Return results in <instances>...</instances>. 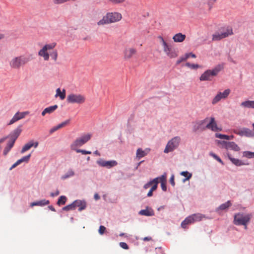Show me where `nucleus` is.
I'll list each match as a JSON object with an SVG mask.
<instances>
[{
  "label": "nucleus",
  "instance_id": "nucleus-1",
  "mask_svg": "<svg viewBox=\"0 0 254 254\" xmlns=\"http://www.w3.org/2000/svg\"><path fill=\"white\" fill-rule=\"evenodd\" d=\"M21 127L22 125L18 126L9 134L10 138L3 150V155L6 156L13 147L15 141L22 131Z\"/></svg>",
  "mask_w": 254,
  "mask_h": 254
},
{
  "label": "nucleus",
  "instance_id": "nucleus-2",
  "mask_svg": "<svg viewBox=\"0 0 254 254\" xmlns=\"http://www.w3.org/2000/svg\"><path fill=\"white\" fill-rule=\"evenodd\" d=\"M223 68V65L219 64L212 69H207L199 77V80L203 81H211L214 76H216Z\"/></svg>",
  "mask_w": 254,
  "mask_h": 254
},
{
  "label": "nucleus",
  "instance_id": "nucleus-3",
  "mask_svg": "<svg viewBox=\"0 0 254 254\" xmlns=\"http://www.w3.org/2000/svg\"><path fill=\"white\" fill-rule=\"evenodd\" d=\"M122 15L118 12H109L104 16L102 19L99 20L97 24L98 25H103L106 24L116 22L120 20Z\"/></svg>",
  "mask_w": 254,
  "mask_h": 254
},
{
  "label": "nucleus",
  "instance_id": "nucleus-4",
  "mask_svg": "<svg viewBox=\"0 0 254 254\" xmlns=\"http://www.w3.org/2000/svg\"><path fill=\"white\" fill-rule=\"evenodd\" d=\"M251 217L250 214L244 215L241 213L235 214L234 217V223L237 226H245V229H247V224L250 222Z\"/></svg>",
  "mask_w": 254,
  "mask_h": 254
},
{
  "label": "nucleus",
  "instance_id": "nucleus-5",
  "mask_svg": "<svg viewBox=\"0 0 254 254\" xmlns=\"http://www.w3.org/2000/svg\"><path fill=\"white\" fill-rule=\"evenodd\" d=\"M29 59L23 56L16 57L11 59L9 62L10 66L14 69H19L21 66L24 65L28 62Z\"/></svg>",
  "mask_w": 254,
  "mask_h": 254
},
{
  "label": "nucleus",
  "instance_id": "nucleus-6",
  "mask_svg": "<svg viewBox=\"0 0 254 254\" xmlns=\"http://www.w3.org/2000/svg\"><path fill=\"white\" fill-rule=\"evenodd\" d=\"M233 34L232 27L228 26L226 28H223L222 31L216 32L212 35L213 41H219L223 38L228 37Z\"/></svg>",
  "mask_w": 254,
  "mask_h": 254
},
{
  "label": "nucleus",
  "instance_id": "nucleus-7",
  "mask_svg": "<svg viewBox=\"0 0 254 254\" xmlns=\"http://www.w3.org/2000/svg\"><path fill=\"white\" fill-rule=\"evenodd\" d=\"M181 140V137L180 136H176L169 140L166 144L164 152L168 153L176 149L180 145Z\"/></svg>",
  "mask_w": 254,
  "mask_h": 254
},
{
  "label": "nucleus",
  "instance_id": "nucleus-8",
  "mask_svg": "<svg viewBox=\"0 0 254 254\" xmlns=\"http://www.w3.org/2000/svg\"><path fill=\"white\" fill-rule=\"evenodd\" d=\"M91 137V134L88 133L78 137L71 144L70 147L72 150H75L77 147H80L87 142Z\"/></svg>",
  "mask_w": 254,
  "mask_h": 254
},
{
  "label": "nucleus",
  "instance_id": "nucleus-9",
  "mask_svg": "<svg viewBox=\"0 0 254 254\" xmlns=\"http://www.w3.org/2000/svg\"><path fill=\"white\" fill-rule=\"evenodd\" d=\"M66 101L70 104H83L85 101L84 96L79 94L71 93L67 96Z\"/></svg>",
  "mask_w": 254,
  "mask_h": 254
},
{
  "label": "nucleus",
  "instance_id": "nucleus-10",
  "mask_svg": "<svg viewBox=\"0 0 254 254\" xmlns=\"http://www.w3.org/2000/svg\"><path fill=\"white\" fill-rule=\"evenodd\" d=\"M158 38L160 40L163 46L164 51L167 54L168 56L171 58H175L177 56V54L176 52L172 50L171 47L168 45L167 43L165 42L163 38L159 36Z\"/></svg>",
  "mask_w": 254,
  "mask_h": 254
},
{
  "label": "nucleus",
  "instance_id": "nucleus-11",
  "mask_svg": "<svg viewBox=\"0 0 254 254\" xmlns=\"http://www.w3.org/2000/svg\"><path fill=\"white\" fill-rule=\"evenodd\" d=\"M218 142L222 145L223 148L227 150L230 149L235 151L240 150V147L234 141L218 140Z\"/></svg>",
  "mask_w": 254,
  "mask_h": 254
},
{
  "label": "nucleus",
  "instance_id": "nucleus-12",
  "mask_svg": "<svg viewBox=\"0 0 254 254\" xmlns=\"http://www.w3.org/2000/svg\"><path fill=\"white\" fill-rule=\"evenodd\" d=\"M231 93V90L230 89H225L223 92H218L217 95L212 100V104L215 105L221 100H225L229 95Z\"/></svg>",
  "mask_w": 254,
  "mask_h": 254
},
{
  "label": "nucleus",
  "instance_id": "nucleus-13",
  "mask_svg": "<svg viewBox=\"0 0 254 254\" xmlns=\"http://www.w3.org/2000/svg\"><path fill=\"white\" fill-rule=\"evenodd\" d=\"M234 133L240 135L241 136H246L247 137H254V132L253 130L249 128L243 127L239 129H235L234 130Z\"/></svg>",
  "mask_w": 254,
  "mask_h": 254
},
{
  "label": "nucleus",
  "instance_id": "nucleus-14",
  "mask_svg": "<svg viewBox=\"0 0 254 254\" xmlns=\"http://www.w3.org/2000/svg\"><path fill=\"white\" fill-rule=\"evenodd\" d=\"M97 164L101 167H106L110 169L117 165L118 163L116 160L106 161L102 158H100L96 162Z\"/></svg>",
  "mask_w": 254,
  "mask_h": 254
},
{
  "label": "nucleus",
  "instance_id": "nucleus-15",
  "mask_svg": "<svg viewBox=\"0 0 254 254\" xmlns=\"http://www.w3.org/2000/svg\"><path fill=\"white\" fill-rule=\"evenodd\" d=\"M208 118H206L204 120L197 121L196 124L193 127V131L196 132L197 131H204L206 129V126H203V124L208 120Z\"/></svg>",
  "mask_w": 254,
  "mask_h": 254
},
{
  "label": "nucleus",
  "instance_id": "nucleus-16",
  "mask_svg": "<svg viewBox=\"0 0 254 254\" xmlns=\"http://www.w3.org/2000/svg\"><path fill=\"white\" fill-rule=\"evenodd\" d=\"M28 113L27 112H17L12 118V119L10 120L9 122L7 124L8 125H11L16 122L19 121L20 119L24 118L26 115H27Z\"/></svg>",
  "mask_w": 254,
  "mask_h": 254
},
{
  "label": "nucleus",
  "instance_id": "nucleus-17",
  "mask_svg": "<svg viewBox=\"0 0 254 254\" xmlns=\"http://www.w3.org/2000/svg\"><path fill=\"white\" fill-rule=\"evenodd\" d=\"M206 128L210 129L213 131H220L221 128L218 127L214 117H211L209 123L206 126Z\"/></svg>",
  "mask_w": 254,
  "mask_h": 254
},
{
  "label": "nucleus",
  "instance_id": "nucleus-18",
  "mask_svg": "<svg viewBox=\"0 0 254 254\" xmlns=\"http://www.w3.org/2000/svg\"><path fill=\"white\" fill-rule=\"evenodd\" d=\"M227 156L228 159L231 161V162L236 166L248 165L249 164L248 163L244 162L239 159L233 158L229 152L227 153Z\"/></svg>",
  "mask_w": 254,
  "mask_h": 254
},
{
  "label": "nucleus",
  "instance_id": "nucleus-19",
  "mask_svg": "<svg viewBox=\"0 0 254 254\" xmlns=\"http://www.w3.org/2000/svg\"><path fill=\"white\" fill-rule=\"evenodd\" d=\"M74 208L75 209L76 207H78V211H81L85 209L86 207L87 204L86 202L84 200L76 199L73 202Z\"/></svg>",
  "mask_w": 254,
  "mask_h": 254
},
{
  "label": "nucleus",
  "instance_id": "nucleus-20",
  "mask_svg": "<svg viewBox=\"0 0 254 254\" xmlns=\"http://www.w3.org/2000/svg\"><path fill=\"white\" fill-rule=\"evenodd\" d=\"M31 156V154L30 153L28 154L27 155H26L25 156L22 157L20 159L18 160L15 163H14L9 168V170L11 171L14 168H15L16 166L20 164L21 163L23 162H26L27 163L29 162V159L30 158V157Z\"/></svg>",
  "mask_w": 254,
  "mask_h": 254
},
{
  "label": "nucleus",
  "instance_id": "nucleus-21",
  "mask_svg": "<svg viewBox=\"0 0 254 254\" xmlns=\"http://www.w3.org/2000/svg\"><path fill=\"white\" fill-rule=\"evenodd\" d=\"M50 203V201L49 200H46L45 199H43L42 200H40L38 201H36L32 202L30 203V206L33 207L35 206H44L45 205H48Z\"/></svg>",
  "mask_w": 254,
  "mask_h": 254
},
{
  "label": "nucleus",
  "instance_id": "nucleus-22",
  "mask_svg": "<svg viewBox=\"0 0 254 254\" xmlns=\"http://www.w3.org/2000/svg\"><path fill=\"white\" fill-rule=\"evenodd\" d=\"M232 205V203L230 200H228L226 202L221 204L219 207L216 208L215 212L219 213L220 210H225L228 209L229 207Z\"/></svg>",
  "mask_w": 254,
  "mask_h": 254
},
{
  "label": "nucleus",
  "instance_id": "nucleus-23",
  "mask_svg": "<svg viewBox=\"0 0 254 254\" xmlns=\"http://www.w3.org/2000/svg\"><path fill=\"white\" fill-rule=\"evenodd\" d=\"M193 218H192L191 215H190L187 217L184 220H183L181 223V226L183 228H186L187 225L193 223Z\"/></svg>",
  "mask_w": 254,
  "mask_h": 254
},
{
  "label": "nucleus",
  "instance_id": "nucleus-24",
  "mask_svg": "<svg viewBox=\"0 0 254 254\" xmlns=\"http://www.w3.org/2000/svg\"><path fill=\"white\" fill-rule=\"evenodd\" d=\"M193 218V222H199L202 220L203 218H207L205 215L201 213H194L191 215Z\"/></svg>",
  "mask_w": 254,
  "mask_h": 254
},
{
  "label": "nucleus",
  "instance_id": "nucleus-25",
  "mask_svg": "<svg viewBox=\"0 0 254 254\" xmlns=\"http://www.w3.org/2000/svg\"><path fill=\"white\" fill-rule=\"evenodd\" d=\"M186 36L185 34H183L181 33H179L175 34L173 37V39L175 42H182L185 40Z\"/></svg>",
  "mask_w": 254,
  "mask_h": 254
},
{
  "label": "nucleus",
  "instance_id": "nucleus-26",
  "mask_svg": "<svg viewBox=\"0 0 254 254\" xmlns=\"http://www.w3.org/2000/svg\"><path fill=\"white\" fill-rule=\"evenodd\" d=\"M240 105L244 108L254 109V101L247 100L242 102Z\"/></svg>",
  "mask_w": 254,
  "mask_h": 254
},
{
  "label": "nucleus",
  "instance_id": "nucleus-27",
  "mask_svg": "<svg viewBox=\"0 0 254 254\" xmlns=\"http://www.w3.org/2000/svg\"><path fill=\"white\" fill-rule=\"evenodd\" d=\"M139 214L146 216H152L154 215L153 210L150 208V210L142 209L139 212Z\"/></svg>",
  "mask_w": 254,
  "mask_h": 254
},
{
  "label": "nucleus",
  "instance_id": "nucleus-28",
  "mask_svg": "<svg viewBox=\"0 0 254 254\" xmlns=\"http://www.w3.org/2000/svg\"><path fill=\"white\" fill-rule=\"evenodd\" d=\"M38 55L41 57H43L45 61H48L49 59V54L43 48L39 51Z\"/></svg>",
  "mask_w": 254,
  "mask_h": 254
},
{
  "label": "nucleus",
  "instance_id": "nucleus-29",
  "mask_svg": "<svg viewBox=\"0 0 254 254\" xmlns=\"http://www.w3.org/2000/svg\"><path fill=\"white\" fill-rule=\"evenodd\" d=\"M215 136L217 138H219L220 139H226V140H231L234 138V135H228L223 134H221V133H216L215 134Z\"/></svg>",
  "mask_w": 254,
  "mask_h": 254
},
{
  "label": "nucleus",
  "instance_id": "nucleus-30",
  "mask_svg": "<svg viewBox=\"0 0 254 254\" xmlns=\"http://www.w3.org/2000/svg\"><path fill=\"white\" fill-rule=\"evenodd\" d=\"M74 175V172L72 169H70L64 175L61 177V179L64 180Z\"/></svg>",
  "mask_w": 254,
  "mask_h": 254
},
{
  "label": "nucleus",
  "instance_id": "nucleus-31",
  "mask_svg": "<svg viewBox=\"0 0 254 254\" xmlns=\"http://www.w3.org/2000/svg\"><path fill=\"white\" fill-rule=\"evenodd\" d=\"M59 96L61 99L63 100L65 97V90L64 89L63 90V91L61 92L60 88H58L56 90V94L55 95L56 97Z\"/></svg>",
  "mask_w": 254,
  "mask_h": 254
},
{
  "label": "nucleus",
  "instance_id": "nucleus-32",
  "mask_svg": "<svg viewBox=\"0 0 254 254\" xmlns=\"http://www.w3.org/2000/svg\"><path fill=\"white\" fill-rule=\"evenodd\" d=\"M136 52V51L134 49H130L128 50H126L125 52V57L126 58H130Z\"/></svg>",
  "mask_w": 254,
  "mask_h": 254
},
{
  "label": "nucleus",
  "instance_id": "nucleus-33",
  "mask_svg": "<svg viewBox=\"0 0 254 254\" xmlns=\"http://www.w3.org/2000/svg\"><path fill=\"white\" fill-rule=\"evenodd\" d=\"M32 147H33V144H32V141H30L25 144L22 147L21 153H23L28 150L30 149Z\"/></svg>",
  "mask_w": 254,
  "mask_h": 254
},
{
  "label": "nucleus",
  "instance_id": "nucleus-34",
  "mask_svg": "<svg viewBox=\"0 0 254 254\" xmlns=\"http://www.w3.org/2000/svg\"><path fill=\"white\" fill-rule=\"evenodd\" d=\"M180 175L186 177V178L183 180V182H185L187 180H190L192 177V174L189 173L187 171L182 172L180 173Z\"/></svg>",
  "mask_w": 254,
  "mask_h": 254
},
{
  "label": "nucleus",
  "instance_id": "nucleus-35",
  "mask_svg": "<svg viewBox=\"0 0 254 254\" xmlns=\"http://www.w3.org/2000/svg\"><path fill=\"white\" fill-rule=\"evenodd\" d=\"M146 154H147L146 153L144 150H143L141 148H138V149H137V150L136 151V157L138 158V159H140V158L143 157Z\"/></svg>",
  "mask_w": 254,
  "mask_h": 254
},
{
  "label": "nucleus",
  "instance_id": "nucleus-36",
  "mask_svg": "<svg viewBox=\"0 0 254 254\" xmlns=\"http://www.w3.org/2000/svg\"><path fill=\"white\" fill-rule=\"evenodd\" d=\"M66 199H67V198L65 196L62 195L59 198L58 201L57 202V204L59 206H61V205H64L65 203Z\"/></svg>",
  "mask_w": 254,
  "mask_h": 254
},
{
  "label": "nucleus",
  "instance_id": "nucleus-37",
  "mask_svg": "<svg viewBox=\"0 0 254 254\" xmlns=\"http://www.w3.org/2000/svg\"><path fill=\"white\" fill-rule=\"evenodd\" d=\"M58 108V106L57 105L49 106L45 108V111H47V114H50L53 113Z\"/></svg>",
  "mask_w": 254,
  "mask_h": 254
},
{
  "label": "nucleus",
  "instance_id": "nucleus-38",
  "mask_svg": "<svg viewBox=\"0 0 254 254\" xmlns=\"http://www.w3.org/2000/svg\"><path fill=\"white\" fill-rule=\"evenodd\" d=\"M243 156L247 158H254V152L245 151L243 152Z\"/></svg>",
  "mask_w": 254,
  "mask_h": 254
},
{
  "label": "nucleus",
  "instance_id": "nucleus-39",
  "mask_svg": "<svg viewBox=\"0 0 254 254\" xmlns=\"http://www.w3.org/2000/svg\"><path fill=\"white\" fill-rule=\"evenodd\" d=\"M210 155L216 159L218 162L221 163L222 165H224V163L222 160L216 154L211 152L210 153Z\"/></svg>",
  "mask_w": 254,
  "mask_h": 254
},
{
  "label": "nucleus",
  "instance_id": "nucleus-40",
  "mask_svg": "<svg viewBox=\"0 0 254 254\" xmlns=\"http://www.w3.org/2000/svg\"><path fill=\"white\" fill-rule=\"evenodd\" d=\"M56 45V44L55 43H53L49 44H46L43 48L44 50L47 51L48 50H51L54 49Z\"/></svg>",
  "mask_w": 254,
  "mask_h": 254
},
{
  "label": "nucleus",
  "instance_id": "nucleus-41",
  "mask_svg": "<svg viewBox=\"0 0 254 254\" xmlns=\"http://www.w3.org/2000/svg\"><path fill=\"white\" fill-rule=\"evenodd\" d=\"M74 209H75L74 208V205H73V203H72L69 205H67L63 207V208H62L63 211H66L70 210H74Z\"/></svg>",
  "mask_w": 254,
  "mask_h": 254
},
{
  "label": "nucleus",
  "instance_id": "nucleus-42",
  "mask_svg": "<svg viewBox=\"0 0 254 254\" xmlns=\"http://www.w3.org/2000/svg\"><path fill=\"white\" fill-rule=\"evenodd\" d=\"M186 66L191 69H196L199 66L198 64H190V63H187Z\"/></svg>",
  "mask_w": 254,
  "mask_h": 254
},
{
  "label": "nucleus",
  "instance_id": "nucleus-43",
  "mask_svg": "<svg viewBox=\"0 0 254 254\" xmlns=\"http://www.w3.org/2000/svg\"><path fill=\"white\" fill-rule=\"evenodd\" d=\"M77 153H81L82 154H91V151H87L86 150L80 149H76L75 148V150H74Z\"/></svg>",
  "mask_w": 254,
  "mask_h": 254
},
{
  "label": "nucleus",
  "instance_id": "nucleus-44",
  "mask_svg": "<svg viewBox=\"0 0 254 254\" xmlns=\"http://www.w3.org/2000/svg\"><path fill=\"white\" fill-rule=\"evenodd\" d=\"M50 56L51 58L54 60L55 61H56L58 57V52L57 50L53 51L51 54Z\"/></svg>",
  "mask_w": 254,
  "mask_h": 254
},
{
  "label": "nucleus",
  "instance_id": "nucleus-45",
  "mask_svg": "<svg viewBox=\"0 0 254 254\" xmlns=\"http://www.w3.org/2000/svg\"><path fill=\"white\" fill-rule=\"evenodd\" d=\"M188 59V56H186V55H185L184 56H182L181 57H180L177 61L176 62V64H181L182 62L183 61H186L187 59Z\"/></svg>",
  "mask_w": 254,
  "mask_h": 254
},
{
  "label": "nucleus",
  "instance_id": "nucleus-46",
  "mask_svg": "<svg viewBox=\"0 0 254 254\" xmlns=\"http://www.w3.org/2000/svg\"><path fill=\"white\" fill-rule=\"evenodd\" d=\"M159 180H160V183L161 182L165 183L166 182V174L164 173L163 175H161L160 177H159Z\"/></svg>",
  "mask_w": 254,
  "mask_h": 254
},
{
  "label": "nucleus",
  "instance_id": "nucleus-47",
  "mask_svg": "<svg viewBox=\"0 0 254 254\" xmlns=\"http://www.w3.org/2000/svg\"><path fill=\"white\" fill-rule=\"evenodd\" d=\"M119 245L121 248L125 250H128L129 249V247L126 243L120 242Z\"/></svg>",
  "mask_w": 254,
  "mask_h": 254
},
{
  "label": "nucleus",
  "instance_id": "nucleus-48",
  "mask_svg": "<svg viewBox=\"0 0 254 254\" xmlns=\"http://www.w3.org/2000/svg\"><path fill=\"white\" fill-rule=\"evenodd\" d=\"M106 229V227L105 226L101 225L99 227V229L98 232H99L100 234L103 235Z\"/></svg>",
  "mask_w": 254,
  "mask_h": 254
},
{
  "label": "nucleus",
  "instance_id": "nucleus-49",
  "mask_svg": "<svg viewBox=\"0 0 254 254\" xmlns=\"http://www.w3.org/2000/svg\"><path fill=\"white\" fill-rule=\"evenodd\" d=\"M70 120L68 119V120H67L62 122V123L60 124L59 125H60L61 127L62 128V127L65 126L67 124H68L70 123Z\"/></svg>",
  "mask_w": 254,
  "mask_h": 254
},
{
  "label": "nucleus",
  "instance_id": "nucleus-50",
  "mask_svg": "<svg viewBox=\"0 0 254 254\" xmlns=\"http://www.w3.org/2000/svg\"><path fill=\"white\" fill-rule=\"evenodd\" d=\"M159 178H155L152 180L150 181V182L151 183V185L152 184H156V185H158V184L159 183Z\"/></svg>",
  "mask_w": 254,
  "mask_h": 254
},
{
  "label": "nucleus",
  "instance_id": "nucleus-51",
  "mask_svg": "<svg viewBox=\"0 0 254 254\" xmlns=\"http://www.w3.org/2000/svg\"><path fill=\"white\" fill-rule=\"evenodd\" d=\"M216 1V0H208V5L209 6V9H211L212 7L213 4Z\"/></svg>",
  "mask_w": 254,
  "mask_h": 254
},
{
  "label": "nucleus",
  "instance_id": "nucleus-52",
  "mask_svg": "<svg viewBox=\"0 0 254 254\" xmlns=\"http://www.w3.org/2000/svg\"><path fill=\"white\" fill-rule=\"evenodd\" d=\"M170 182L172 186L174 187L175 185V183L174 181V175L173 174L171 176L170 179Z\"/></svg>",
  "mask_w": 254,
  "mask_h": 254
},
{
  "label": "nucleus",
  "instance_id": "nucleus-53",
  "mask_svg": "<svg viewBox=\"0 0 254 254\" xmlns=\"http://www.w3.org/2000/svg\"><path fill=\"white\" fill-rule=\"evenodd\" d=\"M161 187L162 190L163 191H166L167 190V186L166 184V182H165V183L161 182Z\"/></svg>",
  "mask_w": 254,
  "mask_h": 254
},
{
  "label": "nucleus",
  "instance_id": "nucleus-54",
  "mask_svg": "<svg viewBox=\"0 0 254 254\" xmlns=\"http://www.w3.org/2000/svg\"><path fill=\"white\" fill-rule=\"evenodd\" d=\"M60 194V191L58 190H57L55 192H51L50 195L52 197H55L58 195Z\"/></svg>",
  "mask_w": 254,
  "mask_h": 254
},
{
  "label": "nucleus",
  "instance_id": "nucleus-55",
  "mask_svg": "<svg viewBox=\"0 0 254 254\" xmlns=\"http://www.w3.org/2000/svg\"><path fill=\"white\" fill-rule=\"evenodd\" d=\"M185 55H186V56H188V58L190 57H191V58H196L195 55L193 53H191V52L189 53H186Z\"/></svg>",
  "mask_w": 254,
  "mask_h": 254
},
{
  "label": "nucleus",
  "instance_id": "nucleus-56",
  "mask_svg": "<svg viewBox=\"0 0 254 254\" xmlns=\"http://www.w3.org/2000/svg\"><path fill=\"white\" fill-rule=\"evenodd\" d=\"M151 185V183H150L149 181L144 185L143 188L144 189H147L149 188Z\"/></svg>",
  "mask_w": 254,
  "mask_h": 254
},
{
  "label": "nucleus",
  "instance_id": "nucleus-57",
  "mask_svg": "<svg viewBox=\"0 0 254 254\" xmlns=\"http://www.w3.org/2000/svg\"><path fill=\"white\" fill-rule=\"evenodd\" d=\"M10 137L9 136V134L6 136H4L1 138L0 139V144L3 142L6 139H9Z\"/></svg>",
  "mask_w": 254,
  "mask_h": 254
},
{
  "label": "nucleus",
  "instance_id": "nucleus-58",
  "mask_svg": "<svg viewBox=\"0 0 254 254\" xmlns=\"http://www.w3.org/2000/svg\"><path fill=\"white\" fill-rule=\"evenodd\" d=\"M111 2L114 3H119L123 2L125 0H110Z\"/></svg>",
  "mask_w": 254,
  "mask_h": 254
},
{
  "label": "nucleus",
  "instance_id": "nucleus-59",
  "mask_svg": "<svg viewBox=\"0 0 254 254\" xmlns=\"http://www.w3.org/2000/svg\"><path fill=\"white\" fill-rule=\"evenodd\" d=\"M56 130H57V129L56 128V127H52L50 130V133L51 134L54 133L55 131H56Z\"/></svg>",
  "mask_w": 254,
  "mask_h": 254
},
{
  "label": "nucleus",
  "instance_id": "nucleus-60",
  "mask_svg": "<svg viewBox=\"0 0 254 254\" xmlns=\"http://www.w3.org/2000/svg\"><path fill=\"white\" fill-rule=\"evenodd\" d=\"M152 240V238L151 237H145L143 238V240L144 241H148Z\"/></svg>",
  "mask_w": 254,
  "mask_h": 254
},
{
  "label": "nucleus",
  "instance_id": "nucleus-61",
  "mask_svg": "<svg viewBox=\"0 0 254 254\" xmlns=\"http://www.w3.org/2000/svg\"><path fill=\"white\" fill-rule=\"evenodd\" d=\"M157 186L158 185H156V184H154L153 186L150 189V190H151V191H154L157 189Z\"/></svg>",
  "mask_w": 254,
  "mask_h": 254
},
{
  "label": "nucleus",
  "instance_id": "nucleus-62",
  "mask_svg": "<svg viewBox=\"0 0 254 254\" xmlns=\"http://www.w3.org/2000/svg\"><path fill=\"white\" fill-rule=\"evenodd\" d=\"M94 198L95 200H99L100 198L99 195L96 193L94 195Z\"/></svg>",
  "mask_w": 254,
  "mask_h": 254
},
{
  "label": "nucleus",
  "instance_id": "nucleus-63",
  "mask_svg": "<svg viewBox=\"0 0 254 254\" xmlns=\"http://www.w3.org/2000/svg\"><path fill=\"white\" fill-rule=\"evenodd\" d=\"M153 191H151V190L150 189L149 191H148L147 194V196L148 197H150V196H152V195H153Z\"/></svg>",
  "mask_w": 254,
  "mask_h": 254
},
{
  "label": "nucleus",
  "instance_id": "nucleus-64",
  "mask_svg": "<svg viewBox=\"0 0 254 254\" xmlns=\"http://www.w3.org/2000/svg\"><path fill=\"white\" fill-rule=\"evenodd\" d=\"M32 144H33V146H34L35 148H36L38 145V142L37 141L34 142L33 141H32Z\"/></svg>",
  "mask_w": 254,
  "mask_h": 254
}]
</instances>
